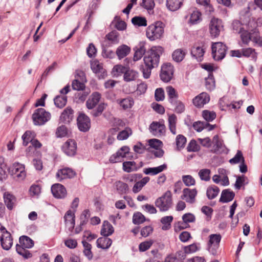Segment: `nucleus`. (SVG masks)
I'll use <instances>...</instances> for the list:
<instances>
[{"instance_id": "1", "label": "nucleus", "mask_w": 262, "mask_h": 262, "mask_svg": "<svg viewBox=\"0 0 262 262\" xmlns=\"http://www.w3.org/2000/svg\"><path fill=\"white\" fill-rule=\"evenodd\" d=\"M163 52V48L160 46L153 47L146 51L143 58L144 66H143L141 68L144 78H149L151 75V70L158 66L160 57Z\"/></svg>"}, {"instance_id": "2", "label": "nucleus", "mask_w": 262, "mask_h": 262, "mask_svg": "<svg viewBox=\"0 0 262 262\" xmlns=\"http://www.w3.org/2000/svg\"><path fill=\"white\" fill-rule=\"evenodd\" d=\"M164 27L165 25L160 21H157L149 25L146 31L147 37L150 41L161 38L164 34Z\"/></svg>"}, {"instance_id": "3", "label": "nucleus", "mask_w": 262, "mask_h": 262, "mask_svg": "<svg viewBox=\"0 0 262 262\" xmlns=\"http://www.w3.org/2000/svg\"><path fill=\"white\" fill-rule=\"evenodd\" d=\"M172 204V194L170 191H167L155 201V205L160 211L164 212L169 210Z\"/></svg>"}, {"instance_id": "4", "label": "nucleus", "mask_w": 262, "mask_h": 262, "mask_svg": "<svg viewBox=\"0 0 262 262\" xmlns=\"http://www.w3.org/2000/svg\"><path fill=\"white\" fill-rule=\"evenodd\" d=\"M51 119V114L43 108L36 109L32 115L34 125H42Z\"/></svg>"}, {"instance_id": "5", "label": "nucleus", "mask_w": 262, "mask_h": 262, "mask_svg": "<svg viewBox=\"0 0 262 262\" xmlns=\"http://www.w3.org/2000/svg\"><path fill=\"white\" fill-rule=\"evenodd\" d=\"M212 55L216 61L222 60L226 56L227 47L221 42H217L212 45Z\"/></svg>"}, {"instance_id": "6", "label": "nucleus", "mask_w": 262, "mask_h": 262, "mask_svg": "<svg viewBox=\"0 0 262 262\" xmlns=\"http://www.w3.org/2000/svg\"><path fill=\"white\" fill-rule=\"evenodd\" d=\"M223 25L222 20L213 18L209 24V32L212 37H218L221 31L223 30Z\"/></svg>"}, {"instance_id": "7", "label": "nucleus", "mask_w": 262, "mask_h": 262, "mask_svg": "<svg viewBox=\"0 0 262 262\" xmlns=\"http://www.w3.org/2000/svg\"><path fill=\"white\" fill-rule=\"evenodd\" d=\"M208 250L212 255L217 254L222 236L220 234H212L209 236Z\"/></svg>"}, {"instance_id": "8", "label": "nucleus", "mask_w": 262, "mask_h": 262, "mask_svg": "<svg viewBox=\"0 0 262 262\" xmlns=\"http://www.w3.org/2000/svg\"><path fill=\"white\" fill-rule=\"evenodd\" d=\"M10 170L12 175H13L14 178H17L18 181H22L26 178L25 166L22 164L18 162L14 163Z\"/></svg>"}, {"instance_id": "9", "label": "nucleus", "mask_w": 262, "mask_h": 262, "mask_svg": "<svg viewBox=\"0 0 262 262\" xmlns=\"http://www.w3.org/2000/svg\"><path fill=\"white\" fill-rule=\"evenodd\" d=\"M173 67L170 63H166L161 67L160 75L161 79L164 82H168L172 78Z\"/></svg>"}, {"instance_id": "10", "label": "nucleus", "mask_w": 262, "mask_h": 262, "mask_svg": "<svg viewBox=\"0 0 262 262\" xmlns=\"http://www.w3.org/2000/svg\"><path fill=\"white\" fill-rule=\"evenodd\" d=\"M77 125L79 129L86 132L91 127V121L89 117L84 113H80L77 119Z\"/></svg>"}, {"instance_id": "11", "label": "nucleus", "mask_w": 262, "mask_h": 262, "mask_svg": "<svg viewBox=\"0 0 262 262\" xmlns=\"http://www.w3.org/2000/svg\"><path fill=\"white\" fill-rule=\"evenodd\" d=\"M91 68L96 74L99 79H103L107 75L105 70L103 68L102 64L98 60H95L91 62Z\"/></svg>"}, {"instance_id": "12", "label": "nucleus", "mask_w": 262, "mask_h": 262, "mask_svg": "<svg viewBox=\"0 0 262 262\" xmlns=\"http://www.w3.org/2000/svg\"><path fill=\"white\" fill-rule=\"evenodd\" d=\"M149 130L154 136L157 137L161 136L165 132V126L163 121L152 122L149 126Z\"/></svg>"}, {"instance_id": "13", "label": "nucleus", "mask_w": 262, "mask_h": 262, "mask_svg": "<svg viewBox=\"0 0 262 262\" xmlns=\"http://www.w3.org/2000/svg\"><path fill=\"white\" fill-rule=\"evenodd\" d=\"M62 150L69 156H74L76 152L77 144L74 140L69 139L62 145Z\"/></svg>"}, {"instance_id": "14", "label": "nucleus", "mask_w": 262, "mask_h": 262, "mask_svg": "<svg viewBox=\"0 0 262 262\" xmlns=\"http://www.w3.org/2000/svg\"><path fill=\"white\" fill-rule=\"evenodd\" d=\"M210 101V96L206 92H202L195 97L192 100L193 104L197 107H202Z\"/></svg>"}, {"instance_id": "15", "label": "nucleus", "mask_w": 262, "mask_h": 262, "mask_svg": "<svg viewBox=\"0 0 262 262\" xmlns=\"http://www.w3.org/2000/svg\"><path fill=\"white\" fill-rule=\"evenodd\" d=\"M205 50L206 47L204 43H201V45L199 46L195 45L191 49V54L198 61H201L203 60Z\"/></svg>"}, {"instance_id": "16", "label": "nucleus", "mask_w": 262, "mask_h": 262, "mask_svg": "<svg viewBox=\"0 0 262 262\" xmlns=\"http://www.w3.org/2000/svg\"><path fill=\"white\" fill-rule=\"evenodd\" d=\"M51 192L53 196L57 199L64 198L67 195V190L61 184L56 183L51 187Z\"/></svg>"}, {"instance_id": "17", "label": "nucleus", "mask_w": 262, "mask_h": 262, "mask_svg": "<svg viewBox=\"0 0 262 262\" xmlns=\"http://www.w3.org/2000/svg\"><path fill=\"white\" fill-rule=\"evenodd\" d=\"M196 194L197 191L195 189L184 188L181 199L185 200L187 203L193 204L195 202Z\"/></svg>"}, {"instance_id": "18", "label": "nucleus", "mask_w": 262, "mask_h": 262, "mask_svg": "<svg viewBox=\"0 0 262 262\" xmlns=\"http://www.w3.org/2000/svg\"><path fill=\"white\" fill-rule=\"evenodd\" d=\"M75 174V171L72 169L64 168L58 170L56 177L58 181H61L63 179L73 178Z\"/></svg>"}, {"instance_id": "19", "label": "nucleus", "mask_w": 262, "mask_h": 262, "mask_svg": "<svg viewBox=\"0 0 262 262\" xmlns=\"http://www.w3.org/2000/svg\"><path fill=\"white\" fill-rule=\"evenodd\" d=\"M1 244L2 248L5 250H9L13 245V238L10 233L1 235Z\"/></svg>"}, {"instance_id": "20", "label": "nucleus", "mask_w": 262, "mask_h": 262, "mask_svg": "<svg viewBox=\"0 0 262 262\" xmlns=\"http://www.w3.org/2000/svg\"><path fill=\"white\" fill-rule=\"evenodd\" d=\"M74 111L70 107L66 108L61 113L60 120L64 123H69L73 119Z\"/></svg>"}, {"instance_id": "21", "label": "nucleus", "mask_w": 262, "mask_h": 262, "mask_svg": "<svg viewBox=\"0 0 262 262\" xmlns=\"http://www.w3.org/2000/svg\"><path fill=\"white\" fill-rule=\"evenodd\" d=\"M101 98L100 94L98 92H95L92 94L86 102V105L88 109L94 108L99 103Z\"/></svg>"}, {"instance_id": "22", "label": "nucleus", "mask_w": 262, "mask_h": 262, "mask_svg": "<svg viewBox=\"0 0 262 262\" xmlns=\"http://www.w3.org/2000/svg\"><path fill=\"white\" fill-rule=\"evenodd\" d=\"M248 7L240 12L239 21L245 26H248L251 23V14Z\"/></svg>"}, {"instance_id": "23", "label": "nucleus", "mask_w": 262, "mask_h": 262, "mask_svg": "<svg viewBox=\"0 0 262 262\" xmlns=\"http://www.w3.org/2000/svg\"><path fill=\"white\" fill-rule=\"evenodd\" d=\"M213 145H211L210 151L213 153L217 154L220 152V150L223 148V141L220 139L218 135H215L211 141Z\"/></svg>"}, {"instance_id": "24", "label": "nucleus", "mask_w": 262, "mask_h": 262, "mask_svg": "<svg viewBox=\"0 0 262 262\" xmlns=\"http://www.w3.org/2000/svg\"><path fill=\"white\" fill-rule=\"evenodd\" d=\"M4 200L7 208L12 210L16 202L15 197L9 192H5L3 195Z\"/></svg>"}, {"instance_id": "25", "label": "nucleus", "mask_w": 262, "mask_h": 262, "mask_svg": "<svg viewBox=\"0 0 262 262\" xmlns=\"http://www.w3.org/2000/svg\"><path fill=\"white\" fill-rule=\"evenodd\" d=\"M167 167V164H163L158 167H149L144 169L143 172L146 174H150L154 176L166 169Z\"/></svg>"}, {"instance_id": "26", "label": "nucleus", "mask_w": 262, "mask_h": 262, "mask_svg": "<svg viewBox=\"0 0 262 262\" xmlns=\"http://www.w3.org/2000/svg\"><path fill=\"white\" fill-rule=\"evenodd\" d=\"M138 76L139 73L137 71L128 67L124 75H123V80L126 82H130L136 80Z\"/></svg>"}, {"instance_id": "27", "label": "nucleus", "mask_w": 262, "mask_h": 262, "mask_svg": "<svg viewBox=\"0 0 262 262\" xmlns=\"http://www.w3.org/2000/svg\"><path fill=\"white\" fill-rule=\"evenodd\" d=\"M135 53L134 55V61H137L140 59L143 55L146 53V48L144 44L140 43L134 49Z\"/></svg>"}, {"instance_id": "28", "label": "nucleus", "mask_w": 262, "mask_h": 262, "mask_svg": "<svg viewBox=\"0 0 262 262\" xmlns=\"http://www.w3.org/2000/svg\"><path fill=\"white\" fill-rule=\"evenodd\" d=\"M104 236V237H100L96 241L97 247L102 249H108L112 244V241L111 238Z\"/></svg>"}, {"instance_id": "29", "label": "nucleus", "mask_w": 262, "mask_h": 262, "mask_svg": "<svg viewBox=\"0 0 262 262\" xmlns=\"http://www.w3.org/2000/svg\"><path fill=\"white\" fill-rule=\"evenodd\" d=\"M184 0H167L166 7L171 11L180 9L183 5Z\"/></svg>"}, {"instance_id": "30", "label": "nucleus", "mask_w": 262, "mask_h": 262, "mask_svg": "<svg viewBox=\"0 0 262 262\" xmlns=\"http://www.w3.org/2000/svg\"><path fill=\"white\" fill-rule=\"evenodd\" d=\"M130 52V48L125 45L119 46L116 50V55L119 59L126 57Z\"/></svg>"}, {"instance_id": "31", "label": "nucleus", "mask_w": 262, "mask_h": 262, "mask_svg": "<svg viewBox=\"0 0 262 262\" xmlns=\"http://www.w3.org/2000/svg\"><path fill=\"white\" fill-rule=\"evenodd\" d=\"M235 196L234 193L229 189L224 190L221 193L220 199V202L222 203H227L231 201Z\"/></svg>"}, {"instance_id": "32", "label": "nucleus", "mask_w": 262, "mask_h": 262, "mask_svg": "<svg viewBox=\"0 0 262 262\" xmlns=\"http://www.w3.org/2000/svg\"><path fill=\"white\" fill-rule=\"evenodd\" d=\"M114 231L113 226L107 221H104L101 230V234L104 236H108L112 234Z\"/></svg>"}, {"instance_id": "33", "label": "nucleus", "mask_w": 262, "mask_h": 262, "mask_svg": "<svg viewBox=\"0 0 262 262\" xmlns=\"http://www.w3.org/2000/svg\"><path fill=\"white\" fill-rule=\"evenodd\" d=\"M186 54V52L182 49H178L175 50L172 54V59L177 62H180L184 58Z\"/></svg>"}, {"instance_id": "34", "label": "nucleus", "mask_w": 262, "mask_h": 262, "mask_svg": "<svg viewBox=\"0 0 262 262\" xmlns=\"http://www.w3.org/2000/svg\"><path fill=\"white\" fill-rule=\"evenodd\" d=\"M19 242L20 244L19 246H21L27 249L31 248L34 246L33 241L27 236H21L19 237Z\"/></svg>"}, {"instance_id": "35", "label": "nucleus", "mask_w": 262, "mask_h": 262, "mask_svg": "<svg viewBox=\"0 0 262 262\" xmlns=\"http://www.w3.org/2000/svg\"><path fill=\"white\" fill-rule=\"evenodd\" d=\"M166 92L168 96L169 101L171 104H175L178 97L176 90L172 86H168L166 88Z\"/></svg>"}, {"instance_id": "36", "label": "nucleus", "mask_w": 262, "mask_h": 262, "mask_svg": "<svg viewBox=\"0 0 262 262\" xmlns=\"http://www.w3.org/2000/svg\"><path fill=\"white\" fill-rule=\"evenodd\" d=\"M177 116L174 114H171L168 117V126L170 132L173 134H176Z\"/></svg>"}, {"instance_id": "37", "label": "nucleus", "mask_w": 262, "mask_h": 262, "mask_svg": "<svg viewBox=\"0 0 262 262\" xmlns=\"http://www.w3.org/2000/svg\"><path fill=\"white\" fill-rule=\"evenodd\" d=\"M117 101L124 110L131 108L134 103L133 99L130 97L118 100Z\"/></svg>"}, {"instance_id": "38", "label": "nucleus", "mask_w": 262, "mask_h": 262, "mask_svg": "<svg viewBox=\"0 0 262 262\" xmlns=\"http://www.w3.org/2000/svg\"><path fill=\"white\" fill-rule=\"evenodd\" d=\"M115 186L117 190L120 194L127 193L129 190V187L126 183H123L122 181H118L115 182Z\"/></svg>"}, {"instance_id": "39", "label": "nucleus", "mask_w": 262, "mask_h": 262, "mask_svg": "<svg viewBox=\"0 0 262 262\" xmlns=\"http://www.w3.org/2000/svg\"><path fill=\"white\" fill-rule=\"evenodd\" d=\"M205 86L210 91L215 88V80L212 73H208V77L205 78Z\"/></svg>"}, {"instance_id": "40", "label": "nucleus", "mask_w": 262, "mask_h": 262, "mask_svg": "<svg viewBox=\"0 0 262 262\" xmlns=\"http://www.w3.org/2000/svg\"><path fill=\"white\" fill-rule=\"evenodd\" d=\"M119 33L116 30H113L106 35V38L111 43L117 44L119 42Z\"/></svg>"}, {"instance_id": "41", "label": "nucleus", "mask_w": 262, "mask_h": 262, "mask_svg": "<svg viewBox=\"0 0 262 262\" xmlns=\"http://www.w3.org/2000/svg\"><path fill=\"white\" fill-rule=\"evenodd\" d=\"M240 37L242 43L245 45H248L250 40H251L252 32H249L245 29L240 32Z\"/></svg>"}, {"instance_id": "42", "label": "nucleus", "mask_w": 262, "mask_h": 262, "mask_svg": "<svg viewBox=\"0 0 262 262\" xmlns=\"http://www.w3.org/2000/svg\"><path fill=\"white\" fill-rule=\"evenodd\" d=\"M16 250L18 254L26 259L32 256V253L29 250H27L26 248L19 246L18 244L16 246Z\"/></svg>"}, {"instance_id": "43", "label": "nucleus", "mask_w": 262, "mask_h": 262, "mask_svg": "<svg viewBox=\"0 0 262 262\" xmlns=\"http://www.w3.org/2000/svg\"><path fill=\"white\" fill-rule=\"evenodd\" d=\"M251 41L258 47H262V37L260 36L259 33L256 29L252 30Z\"/></svg>"}, {"instance_id": "44", "label": "nucleus", "mask_w": 262, "mask_h": 262, "mask_svg": "<svg viewBox=\"0 0 262 262\" xmlns=\"http://www.w3.org/2000/svg\"><path fill=\"white\" fill-rule=\"evenodd\" d=\"M132 23L136 26L145 27L147 26L146 19L144 17L135 16L132 19Z\"/></svg>"}, {"instance_id": "45", "label": "nucleus", "mask_w": 262, "mask_h": 262, "mask_svg": "<svg viewBox=\"0 0 262 262\" xmlns=\"http://www.w3.org/2000/svg\"><path fill=\"white\" fill-rule=\"evenodd\" d=\"M201 15L199 11H194L190 15L189 23L191 25L198 24L201 20Z\"/></svg>"}, {"instance_id": "46", "label": "nucleus", "mask_w": 262, "mask_h": 262, "mask_svg": "<svg viewBox=\"0 0 262 262\" xmlns=\"http://www.w3.org/2000/svg\"><path fill=\"white\" fill-rule=\"evenodd\" d=\"M83 246L84 247L83 253L84 255L89 259L93 258V255L91 251L92 246L89 243L85 241L82 242Z\"/></svg>"}, {"instance_id": "47", "label": "nucleus", "mask_w": 262, "mask_h": 262, "mask_svg": "<svg viewBox=\"0 0 262 262\" xmlns=\"http://www.w3.org/2000/svg\"><path fill=\"white\" fill-rule=\"evenodd\" d=\"M219 192V188L217 186H214L207 188L206 194L209 200H212L218 195Z\"/></svg>"}, {"instance_id": "48", "label": "nucleus", "mask_w": 262, "mask_h": 262, "mask_svg": "<svg viewBox=\"0 0 262 262\" xmlns=\"http://www.w3.org/2000/svg\"><path fill=\"white\" fill-rule=\"evenodd\" d=\"M55 105L59 107H64L67 102V97L66 96H57L54 99Z\"/></svg>"}, {"instance_id": "49", "label": "nucleus", "mask_w": 262, "mask_h": 262, "mask_svg": "<svg viewBox=\"0 0 262 262\" xmlns=\"http://www.w3.org/2000/svg\"><path fill=\"white\" fill-rule=\"evenodd\" d=\"M127 68L128 67L123 66L122 65L117 64L113 68L112 72L114 76L117 77L121 75L122 74L124 75V73H125Z\"/></svg>"}, {"instance_id": "50", "label": "nucleus", "mask_w": 262, "mask_h": 262, "mask_svg": "<svg viewBox=\"0 0 262 262\" xmlns=\"http://www.w3.org/2000/svg\"><path fill=\"white\" fill-rule=\"evenodd\" d=\"M173 220L172 216H166L161 219V222L163 225L162 227V230H167L171 227V223Z\"/></svg>"}, {"instance_id": "51", "label": "nucleus", "mask_w": 262, "mask_h": 262, "mask_svg": "<svg viewBox=\"0 0 262 262\" xmlns=\"http://www.w3.org/2000/svg\"><path fill=\"white\" fill-rule=\"evenodd\" d=\"M123 169L127 172L137 170V167L136 166V163L134 161H126L123 163Z\"/></svg>"}, {"instance_id": "52", "label": "nucleus", "mask_w": 262, "mask_h": 262, "mask_svg": "<svg viewBox=\"0 0 262 262\" xmlns=\"http://www.w3.org/2000/svg\"><path fill=\"white\" fill-rule=\"evenodd\" d=\"M145 221V217L140 212L135 213L133 216V223L135 225L141 224Z\"/></svg>"}, {"instance_id": "53", "label": "nucleus", "mask_w": 262, "mask_h": 262, "mask_svg": "<svg viewBox=\"0 0 262 262\" xmlns=\"http://www.w3.org/2000/svg\"><path fill=\"white\" fill-rule=\"evenodd\" d=\"M114 23L115 27L119 31L124 30L126 28V24L125 21L119 20L118 16H115L114 20L112 22Z\"/></svg>"}, {"instance_id": "54", "label": "nucleus", "mask_w": 262, "mask_h": 262, "mask_svg": "<svg viewBox=\"0 0 262 262\" xmlns=\"http://www.w3.org/2000/svg\"><path fill=\"white\" fill-rule=\"evenodd\" d=\"M240 162H245V160L242 152L238 150L234 157L230 159L229 162L231 164H236Z\"/></svg>"}, {"instance_id": "55", "label": "nucleus", "mask_w": 262, "mask_h": 262, "mask_svg": "<svg viewBox=\"0 0 262 262\" xmlns=\"http://www.w3.org/2000/svg\"><path fill=\"white\" fill-rule=\"evenodd\" d=\"M125 157H126V155L123 152L121 151L120 150H118V151L116 154L111 156L110 158V161L112 163L121 162L122 159Z\"/></svg>"}, {"instance_id": "56", "label": "nucleus", "mask_w": 262, "mask_h": 262, "mask_svg": "<svg viewBox=\"0 0 262 262\" xmlns=\"http://www.w3.org/2000/svg\"><path fill=\"white\" fill-rule=\"evenodd\" d=\"M132 130L129 128H126L124 130H123L119 133L117 135V139L119 140H124L128 138V137L132 135Z\"/></svg>"}, {"instance_id": "57", "label": "nucleus", "mask_w": 262, "mask_h": 262, "mask_svg": "<svg viewBox=\"0 0 262 262\" xmlns=\"http://www.w3.org/2000/svg\"><path fill=\"white\" fill-rule=\"evenodd\" d=\"M202 116L207 122H210L216 118V114L214 112L204 110L202 112Z\"/></svg>"}, {"instance_id": "58", "label": "nucleus", "mask_w": 262, "mask_h": 262, "mask_svg": "<svg viewBox=\"0 0 262 262\" xmlns=\"http://www.w3.org/2000/svg\"><path fill=\"white\" fill-rule=\"evenodd\" d=\"M90 216L91 213L89 209H85L82 212L80 216L81 226L86 224Z\"/></svg>"}, {"instance_id": "59", "label": "nucleus", "mask_w": 262, "mask_h": 262, "mask_svg": "<svg viewBox=\"0 0 262 262\" xmlns=\"http://www.w3.org/2000/svg\"><path fill=\"white\" fill-rule=\"evenodd\" d=\"M106 105L104 103H100L96 110H93L91 114L94 117L100 116L104 109L105 108Z\"/></svg>"}, {"instance_id": "60", "label": "nucleus", "mask_w": 262, "mask_h": 262, "mask_svg": "<svg viewBox=\"0 0 262 262\" xmlns=\"http://www.w3.org/2000/svg\"><path fill=\"white\" fill-rule=\"evenodd\" d=\"M245 25H243L239 20H234L232 24V27L233 31L235 33H237L238 34L245 30L243 27Z\"/></svg>"}, {"instance_id": "61", "label": "nucleus", "mask_w": 262, "mask_h": 262, "mask_svg": "<svg viewBox=\"0 0 262 262\" xmlns=\"http://www.w3.org/2000/svg\"><path fill=\"white\" fill-rule=\"evenodd\" d=\"M210 172L208 169H203L199 172V176L202 180L208 181L210 179Z\"/></svg>"}, {"instance_id": "62", "label": "nucleus", "mask_w": 262, "mask_h": 262, "mask_svg": "<svg viewBox=\"0 0 262 262\" xmlns=\"http://www.w3.org/2000/svg\"><path fill=\"white\" fill-rule=\"evenodd\" d=\"M64 220L66 225L69 226L72 220H75V212H72L71 210L67 211L64 216Z\"/></svg>"}, {"instance_id": "63", "label": "nucleus", "mask_w": 262, "mask_h": 262, "mask_svg": "<svg viewBox=\"0 0 262 262\" xmlns=\"http://www.w3.org/2000/svg\"><path fill=\"white\" fill-rule=\"evenodd\" d=\"M176 142L178 149H180L184 147L186 143V138L182 135H179L176 137Z\"/></svg>"}, {"instance_id": "64", "label": "nucleus", "mask_w": 262, "mask_h": 262, "mask_svg": "<svg viewBox=\"0 0 262 262\" xmlns=\"http://www.w3.org/2000/svg\"><path fill=\"white\" fill-rule=\"evenodd\" d=\"M200 148V145L194 140H191L187 147L188 151L196 152L199 151Z\"/></svg>"}]
</instances>
